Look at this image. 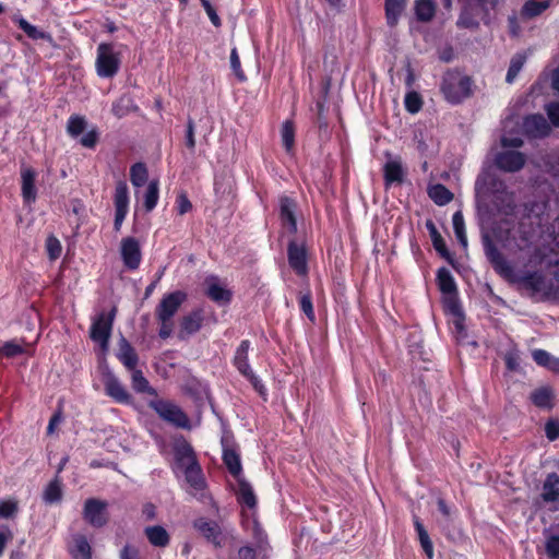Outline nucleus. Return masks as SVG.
I'll list each match as a JSON object with an SVG mask.
<instances>
[{"label": "nucleus", "instance_id": "obj_1", "mask_svg": "<svg viewBox=\"0 0 559 559\" xmlns=\"http://www.w3.org/2000/svg\"><path fill=\"white\" fill-rule=\"evenodd\" d=\"M186 299V293L176 290L165 295L156 306L155 317L159 323L158 335L160 338H168L173 334L175 328L174 317Z\"/></svg>", "mask_w": 559, "mask_h": 559}, {"label": "nucleus", "instance_id": "obj_2", "mask_svg": "<svg viewBox=\"0 0 559 559\" xmlns=\"http://www.w3.org/2000/svg\"><path fill=\"white\" fill-rule=\"evenodd\" d=\"M120 52L115 50L112 44L102 43L97 47L95 61L96 73L100 78H112L120 68Z\"/></svg>", "mask_w": 559, "mask_h": 559}, {"label": "nucleus", "instance_id": "obj_3", "mask_svg": "<svg viewBox=\"0 0 559 559\" xmlns=\"http://www.w3.org/2000/svg\"><path fill=\"white\" fill-rule=\"evenodd\" d=\"M441 90L450 103H460L471 95V80L459 73H447Z\"/></svg>", "mask_w": 559, "mask_h": 559}, {"label": "nucleus", "instance_id": "obj_4", "mask_svg": "<svg viewBox=\"0 0 559 559\" xmlns=\"http://www.w3.org/2000/svg\"><path fill=\"white\" fill-rule=\"evenodd\" d=\"M150 407L153 408L158 416L165 421L179 427H189V419L181 408L167 400H154L148 403Z\"/></svg>", "mask_w": 559, "mask_h": 559}, {"label": "nucleus", "instance_id": "obj_5", "mask_svg": "<svg viewBox=\"0 0 559 559\" xmlns=\"http://www.w3.org/2000/svg\"><path fill=\"white\" fill-rule=\"evenodd\" d=\"M108 503L104 500L90 498L83 507V519L94 527H103L108 523Z\"/></svg>", "mask_w": 559, "mask_h": 559}, {"label": "nucleus", "instance_id": "obj_6", "mask_svg": "<svg viewBox=\"0 0 559 559\" xmlns=\"http://www.w3.org/2000/svg\"><path fill=\"white\" fill-rule=\"evenodd\" d=\"M250 348V342L245 340L240 343L238 348L236 349L235 357H234V364L238 371L246 377L253 388L260 393H264V386L258 379V377L253 373V371L250 368L249 361H248V352Z\"/></svg>", "mask_w": 559, "mask_h": 559}, {"label": "nucleus", "instance_id": "obj_7", "mask_svg": "<svg viewBox=\"0 0 559 559\" xmlns=\"http://www.w3.org/2000/svg\"><path fill=\"white\" fill-rule=\"evenodd\" d=\"M115 314L116 308H112L109 314H99L91 326V338L98 343L104 350L108 348Z\"/></svg>", "mask_w": 559, "mask_h": 559}, {"label": "nucleus", "instance_id": "obj_8", "mask_svg": "<svg viewBox=\"0 0 559 559\" xmlns=\"http://www.w3.org/2000/svg\"><path fill=\"white\" fill-rule=\"evenodd\" d=\"M114 203L116 207L115 215V229L118 231L121 228V225L128 214L129 210V192L128 186L124 181H119L116 185Z\"/></svg>", "mask_w": 559, "mask_h": 559}, {"label": "nucleus", "instance_id": "obj_9", "mask_svg": "<svg viewBox=\"0 0 559 559\" xmlns=\"http://www.w3.org/2000/svg\"><path fill=\"white\" fill-rule=\"evenodd\" d=\"M120 254L126 267L136 270L141 263V248L139 241L133 237H126L120 243Z\"/></svg>", "mask_w": 559, "mask_h": 559}, {"label": "nucleus", "instance_id": "obj_10", "mask_svg": "<svg viewBox=\"0 0 559 559\" xmlns=\"http://www.w3.org/2000/svg\"><path fill=\"white\" fill-rule=\"evenodd\" d=\"M193 527L215 547H221L224 542V535L218 523L212 520L200 518L194 521Z\"/></svg>", "mask_w": 559, "mask_h": 559}, {"label": "nucleus", "instance_id": "obj_11", "mask_svg": "<svg viewBox=\"0 0 559 559\" xmlns=\"http://www.w3.org/2000/svg\"><path fill=\"white\" fill-rule=\"evenodd\" d=\"M288 263L298 275H306L308 272L307 249L304 243L290 241L287 248Z\"/></svg>", "mask_w": 559, "mask_h": 559}, {"label": "nucleus", "instance_id": "obj_12", "mask_svg": "<svg viewBox=\"0 0 559 559\" xmlns=\"http://www.w3.org/2000/svg\"><path fill=\"white\" fill-rule=\"evenodd\" d=\"M478 199H485L489 193L497 194L504 191V185L489 171L480 174L475 185Z\"/></svg>", "mask_w": 559, "mask_h": 559}, {"label": "nucleus", "instance_id": "obj_13", "mask_svg": "<svg viewBox=\"0 0 559 559\" xmlns=\"http://www.w3.org/2000/svg\"><path fill=\"white\" fill-rule=\"evenodd\" d=\"M495 162L498 168L514 173L524 166L525 157L522 153L516 151H503L497 154Z\"/></svg>", "mask_w": 559, "mask_h": 559}, {"label": "nucleus", "instance_id": "obj_14", "mask_svg": "<svg viewBox=\"0 0 559 559\" xmlns=\"http://www.w3.org/2000/svg\"><path fill=\"white\" fill-rule=\"evenodd\" d=\"M296 203L294 200L283 197L280 199V216L284 228H286L289 233L295 234L297 231V221H296Z\"/></svg>", "mask_w": 559, "mask_h": 559}, {"label": "nucleus", "instance_id": "obj_15", "mask_svg": "<svg viewBox=\"0 0 559 559\" xmlns=\"http://www.w3.org/2000/svg\"><path fill=\"white\" fill-rule=\"evenodd\" d=\"M383 176L386 187L392 183H401L403 181L404 169L400 157H392L389 155V158L383 166Z\"/></svg>", "mask_w": 559, "mask_h": 559}, {"label": "nucleus", "instance_id": "obj_16", "mask_svg": "<svg viewBox=\"0 0 559 559\" xmlns=\"http://www.w3.org/2000/svg\"><path fill=\"white\" fill-rule=\"evenodd\" d=\"M524 131L533 138H542L549 133L550 128L542 115L526 117L523 123Z\"/></svg>", "mask_w": 559, "mask_h": 559}, {"label": "nucleus", "instance_id": "obj_17", "mask_svg": "<svg viewBox=\"0 0 559 559\" xmlns=\"http://www.w3.org/2000/svg\"><path fill=\"white\" fill-rule=\"evenodd\" d=\"M21 179H22V197L25 202L33 203L36 200V188H35L36 171L28 166H22Z\"/></svg>", "mask_w": 559, "mask_h": 559}, {"label": "nucleus", "instance_id": "obj_18", "mask_svg": "<svg viewBox=\"0 0 559 559\" xmlns=\"http://www.w3.org/2000/svg\"><path fill=\"white\" fill-rule=\"evenodd\" d=\"M202 322L203 317L199 310L185 316L180 321L178 337L185 340L187 336L197 333L201 329Z\"/></svg>", "mask_w": 559, "mask_h": 559}, {"label": "nucleus", "instance_id": "obj_19", "mask_svg": "<svg viewBox=\"0 0 559 559\" xmlns=\"http://www.w3.org/2000/svg\"><path fill=\"white\" fill-rule=\"evenodd\" d=\"M105 391L107 395L119 403H129L130 401V394L118 379L111 374L107 376L105 379Z\"/></svg>", "mask_w": 559, "mask_h": 559}, {"label": "nucleus", "instance_id": "obj_20", "mask_svg": "<svg viewBox=\"0 0 559 559\" xmlns=\"http://www.w3.org/2000/svg\"><path fill=\"white\" fill-rule=\"evenodd\" d=\"M118 358L128 370L136 368L139 357L131 344L126 340L119 341Z\"/></svg>", "mask_w": 559, "mask_h": 559}, {"label": "nucleus", "instance_id": "obj_21", "mask_svg": "<svg viewBox=\"0 0 559 559\" xmlns=\"http://www.w3.org/2000/svg\"><path fill=\"white\" fill-rule=\"evenodd\" d=\"M32 346V343H26L23 340H11L0 346V354L7 358H12L28 353Z\"/></svg>", "mask_w": 559, "mask_h": 559}, {"label": "nucleus", "instance_id": "obj_22", "mask_svg": "<svg viewBox=\"0 0 559 559\" xmlns=\"http://www.w3.org/2000/svg\"><path fill=\"white\" fill-rule=\"evenodd\" d=\"M238 481V489H237V497L238 501L241 504H245L246 507L252 509L257 504V498L253 492V489L251 485L246 481L242 477L237 479Z\"/></svg>", "mask_w": 559, "mask_h": 559}, {"label": "nucleus", "instance_id": "obj_23", "mask_svg": "<svg viewBox=\"0 0 559 559\" xmlns=\"http://www.w3.org/2000/svg\"><path fill=\"white\" fill-rule=\"evenodd\" d=\"M554 392L548 386H542L531 393V401L540 408H551L554 401Z\"/></svg>", "mask_w": 559, "mask_h": 559}, {"label": "nucleus", "instance_id": "obj_24", "mask_svg": "<svg viewBox=\"0 0 559 559\" xmlns=\"http://www.w3.org/2000/svg\"><path fill=\"white\" fill-rule=\"evenodd\" d=\"M559 477L557 474H549L543 486L542 497L546 502L559 500Z\"/></svg>", "mask_w": 559, "mask_h": 559}, {"label": "nucleus", "instance_id": "obj_25", "mask_svg": "<svg viewBox=\"0 0 559 559\" xmlns=\"http://www.w3.org/2000/svg\"><path fill=\"white\" fill-rule=\"evenodd\" d=\"M136 110L138 106L134 104L133 98L128 94H124L119 99H117L112 104L111 108L112 114L118 118H122L128 114Z\"/></svg>", "mask_w": 559, "mask_h": 559}, {"label": "nucleus", "instance_id": "obj_26", "mask_svg": "<svg viewBox=\"0 0 559 559\" xmlns=\"http://www.w3.org/2000/svg\"><path fill=\"white\" fill-rule=\"evenodd\" d=\"M145 535L150 543L156 547H165L169 543V535L167 531L159 525L146 527Z\"/></svg>", "mask_w": 559, "mask_h": 559}, {"label": "nucleus", "instance_id": "obj_27", "mask_svg": "<svg viewBox=\"0 0 559 559\" xmlns=\"http://www.w3.org/2000/svg\"><path fill=\"white\" fill-rule=\"evenodd\" d=\"M437 283L439 286V289L447 295H452L456 293V284L454 282V278L451 274V272L441 267L437 273Z\"/></svg>", "mask_w": 559, "mask_h": 559}, {"label": "nucleus", "instance_id": "obj_28", "mask_svg": "<svg viewBox=\"0 0 559 559\" xmlns=\"http://www.w3.org/2000/svg\"><path fill=\"white\" fill-rule=\"evenodd\" d=\"M223 460L229 473L237 479L241 478L242 467L238 453L233 449H225L223 453Z\"/></svg>", "mask_w": 559, "mask_h": 559}, {"label": "nucleus", "instance_id": "obj_29", "mask_svg": "<svg viewBox=\"0 0 559 559\" xmlns=\"http://www.w3.org/2000/svg\"><path fill=\"white\" fill-rule=\"evenodd\" d=\"M131 371V383L134 391L139 393H147L150 395H156L155 389H153L142 371L139 369H132Z\"/></svg>", "mask_w": 559, "mask_h": 559}, {"label": "nucleus", "instance_id": "obj_30", "mask_svg": "<svg viewBox=\"0 0 559 559\" xmlns=\"http://www.w3.org/2000/svg\"><path fill=\"white\" fill-rule=\"evenodd\" d=\"M428 195L438 205H445L453 199V193L440 183L431 186Z\"/></svg>", "mask_w": 559, "mask_h": 559}, {"label": "nucleus", "instance_id": "obj_31", "mask_svg": "<svg viewBox=\"0 0 559 559\" xmlns=\"http://www.w3.org/2000/svg\"><path fill=\"white\" fill-rule=\"evenodd\" d=\"M407 0H385V14L389 25L394 26L403 12Z\"/></svg>", "mask_w": 559, "mask_h": 559}, {"label": "nucleus", "instance_id": "obj_32", "mask_svg": "<svg viewBox=\"0 0 559 559\" xmlns=\"http://www.w3.org/2000/svg\"><path fill=\"white\" fill-rule=\"evenodd\" d=\"M452 224H453V229H454L456 239L459 240V242L463 247V249L466 250L468 242H467V236H466V230H465V222H464V217H463V214L461 211H456L453 214Z\"/></svg>", "mask_w": 559, "mask_h": 559}, {"label": "nucleus", "instance_id": "obj_33", "mask_svg": "<svg viewBox=\"0 0 559 559\" xmlns=\"http://www.w3.org/2000/svg\"><path fill=\"white\" fill-rule=\"evenodd\" d=\"M426 227L429 230L433 247L437 250V252H439L443 258L450 259V253L445 247V242L440 233L438 231L437 227L435 226V224L431 221H428L426 223Z\"/></svg>", "mask_w": 559, "mask_h": 559}, {"label": "nucleus", "instance_id": "obj_34", "mask_svg": "<svg viewBox=\"0 0 559 559\" xmlns=\"http://www.w3.org/2000/svg\"><path fill=\"white\" fill-rule=\"evenodd\" d=\"M207 296L216 302H228L230 299V293L222 287L216 278L209 281Z\"/></svg>", "mask_w": 559, "mask_h": 559}, {"label": "nucleus", "instance_id": "obj_35", "mask_svg": "<svg viewBox=\"0 0 559 559\" xmlns=\"http://www.w3.org/2000/svg\"><path fill=\"white\" fill-rule=\"evenodd\" d=\"M62 498V488L59 478L51 480L44 490L43 499L46 503L59 502Z\"/></svg>", "mask_w": 559, "mask_h": 559}, {"label": "nucleus", "instance_id": "obj_36", "mask_svg": "<svg viewBox=\"0 0 559 559\" xmlns=\"http://www.w3.org/2000/svg\"><path fill=\"white\" fill-rule=\"evenodd\" d=\"M159 195L158 180H151L144 192V206L147 212H151L157 204Z\"/></svg>", "mask_w": 559, "mask_h": 559}, {"label": "nucleus", "instance_id": "obj_37", "mask_svg": "<svg viewBox=\"0 0 559 559\" xmlns=\"http://www.w3.org/2000/svg\"><path fill=\"white\" fill-rule=\"evenodd\" d=\"M281 138L286 152L290 153L295 145V127L292 120L283 122Z\"/></svg>", "mask_w": 559, "mask_h": 559}, {"label": "nucleus", "instance_id": "obj_38", "mask_svg": "<svg viewBox=\"0 0 559 559\" xmlns=\"http://www.w3.org/2000/svg\"><path fill=\"white\" fill-rule=\"evenodd\" d=\"M416 16L419 21L428 22L435 15V4L430 0H418L415 5Z\"/></svg>", "mask_w": 559, "mask_h": 559}, {"label": "nucleus", "instance_id": "obj_39", "mask_svg": "<svg viewBox=\"0 0 559 559\" xmlns=\"http://www.w3.org/2000/svg\"><path fill=\"white\" fill-rule=\"evenodd\" d=\"M185 475L187 481L194 488L200 489L203 485L202 472L198 463L185 466Z\"/></svg>", "mask_w": 559, "mask_h": 559}, {"label": "nucleus", "instance_id": "obj_40", "mask_svg": "<svg viewBox=\"0 0 559 559\" xmlns=\"http://www.w3.org/2000/svg\"><path fill=\"white\" fill-rule=\"evenodd\" d=\"M130 180L134 187H142L147 180V168L142 163L134 164L130 169Z\"/></svg>", "mask_w": 559, "mask_h": 559}, {"label": "nucleus", "instance_id": "obj_41", "mask_svg": "<svg viewBox=\"0 0 559 559\" xmlns=\"http://www.w3.org/2000/svg\"><path fill=\"white\" fill-rule=\"evenodd\" d=\"M72 555L74 559H91V546L85 537H75Z\"/></svg>", "mask_w": 559, "mask_h": 559}, {"label": "nucleus", "instance_id": "obj_42", "mask_svg": "<svg viewBox=\"0 0 559 559\" xmlns=\"http://www.w3.org/2000/svg\"><path fill=\"white\" fill-rule=\"evenodd\" d=\"M545 535V549L550 559H559V535L549 534L547 530L544 531Z\"/></svg>", "mask_w": 559, "mask_h": 559}, {"label": "nucleus", "instance_id": "obj_43", "mask_svg": "<svg viewBox=\"0 0 559 559\" xmlns=\"http://www.w3.org/2000/svg\"><path fill=\"white\" fill-rule=\"evenodd\" d=\"M525 63V56L518 53L514 57H512L510 61V67L507 72L506 81L508 83H513L520 71L522 70L523 66Z\"/></svg>", "mask_w": 559, "mask_h": 559}, {"label": "nucleus", "instance_id": "obj_44", "mask_svg": "<svg viewBox=\"0 0 559 559\" xmlns=\"http://www.w3.org/2000/svg\"><path fill=\"white\" fill-rule=\"evenodd\" d=\"M86 128V120L81 116H71L67 124L68 133L75 138L83 133Z\"/></svg>", "mask_w": 559, "mask_h": 559}, {"label": "nucleus", "instance_id": "obj_45", "mask_svg": "<svg viewBox=\"0 0 559 559\" xmlns=\"http://www.w3.org/2000/svg\"><path fill=\"white\" fill-rule=\"evenodd\" d=\"M20 27L33 39H47L51 41V36L45 32L39 31L34 25L29 24L26 20L21 19L19 21Z\"/></svg>", "mask_w": 559, "mask_h": 559}, {"label": "nucleus", "instance_id": "obj_46", "mask_svg": "<svg viewBox=\"0 0 559 559\" xmlns=\"http://www.w3.org/2000/svg\"><path fill=\"white\" fill-rule=\"evenodd\" d=\"M548 7V1H527L523 7L522 13L527 17H533L544 12Z\"/></svg>", "mask_w": 559, "mask_h": 559}, {"label": "nucleus", "instance_id": "obj_47", "mask_svg": "<svg viewBox=\"0 0 559 559\" xmlns=\"http://www.w3.org/2000/svg\"><path fill=\"white\" fill-rule=\"evenodd\" d=\"M177 455L182 466L197 462L192 448L187 443H182L177 448Z\"/></svg>", "mask_w": 559, "mask_h": 559}, {"label": "nucleus", "instance_id": "obj_48", "mask_svg": "<svg viewBox=\"0 0 559 559\" xmlns=\"http://www.w3.org/2000/svg\"><path fill=\"white\" fill-rule=\"evenodd\" d=\"M483 243H484L486 257L490 261L491 264L495 261H497L499 258L502 257V254L500 253V251L495 246V243L492 242V240L490 239V237L488 235L483 236Z\"/></svg>", "mask_w": 559, "mask_h": 559}, {"label": "nucleus", "instance_id": "obj_49", "mask_svg": "<svg viewBox=\"0 0 559 559\" xmlns=\"http://www.w3.org/2000/svg\"><path fill=\"white\" fill-rule=\"evenodd\" d=\"M19 511L17 501L14 499L3 500L0 502V518H14Z\"/></svg>", "mask_w": 559, "mask_h": 559}, {"label": "nucleus", "instance_id": "obj_50", "mask_svg": "<svg viewBox=\"0 0 559 559\" xmlns=\"http://www.w3.org/2000/svg\"><path fill=\"white\" fill-rule=\"evenodd\" d=\"M405 108L412 114H416L423 106L421 97L416 92H409L405 96Z\"/></svg>", "mask_w": 559, "mask_h": 559}, {"label": "nucleus", "instance_id": "obj_51", "mask_svg": "<svg viewBox=\"0 0 559 559\" xmlns=\"http://www.w3.org/2000/svg\"><path fill=\"white\" fill-rule=\"evenodd\" d=\"M46 250L50 260H56L61 254V243L55 236H49L46 240Z\"/></svg>", "mask_w": 559, "mask_h": 559}, {"label": "nucleus", "instance_id": "obj_52", "mask_svg": "<svg viewBox=\"0 0 559 559\" xmlns=\"http://www.w3.org/2000/svg\"><path fill=\"white\" fill-rule=\"evenodd\" d=\"M493 269L503 277L511 278L513 276V269L509 262L503 258H499L492 263Z\"/></svg>", "mask_w": 559, "mask_h": 559}, {"label": "nucleus", "instance_id": "obj_53", "mask_svg": "<svg viewBox=\"0 0 559 559\" xmlns=\"http://www.w3.org/2000/svg\"><path fill=\"white\" fill-rule=\"evenodd\" d=\"M176 210L179 215H185L192 210V203L188 199L187 193L183 191L179 192L177 195Z\"/></svg>", "mask_w": 559, "mask_h": 559}, {"label": "nucleus", "instance_id": "obj_54", "mask_svg": "<svg viewBox=\"0 0 559 559\" xmlns=\"http://www.w3.org/2000/svg\"><path fill=\"white\" fill-rule=\"evenodd\" d=\"M522 282L533 288L534 290H540L544 283V277L542 274L535 272L532 274H527L522 278Z\"/></svg>", "mask_w": 559, "mask_h": 559}, {"label": "nucleus", "instance_id": "obj_55", "mask_svg": "<svg viewBox=\"0 0 559 559\" xmlns=\"http://www.w3.org/2000/svg\"><path fill=\"white\" fill-rule=\"evenodd\" d=\"M230 67L234 71V73L236 74V76L240 81H243L246 79V76L241 70L240 59H239L236 48L231 49V52H230Z\"/></svg>", "mask_w": 559, "mask_h": 559}, {"label": "nucleus", "instance_id": "obj_56", "mask_svg": "<svg viewBox=\"0 0 559 559\" xmlns=\"http://www.w3.org/2000/svg\"><path fill=\"white\" fill-rule=\"evenodd\" d=\"M418 538H419L420 545H421L425 554L428 556L429 559H432L433 546H432V543L428 535V532L425 530V531L418 533Z\"/></svg>", "mask_w": 559, "mask_h": 559}, {"label": "nucleus", "instance_id": "obj_57", "mask_svg": "<svg viewBox=\"0 0 559 559\" xmlns=\"http://www.w3.org/2000/svg\"><path fill=\"white\" fill-rule=\"evenodd\" d=\"M202 7L204 8L209 19L215 27H219L222 25L221 19L217 15L215 9L212 7L209 0H200Z\"/></svg>", "mask_w": 559, "mask_h": 559}, {"label": "nucleus", "instance_id": "obj_58", "mask_svg": "<svg viewBox=\"0 0 559 559\" xmlns=\"http://www.w3.org/2000/svg\"><path fill=\"white\" fill-rule=\"evenodd\" d=\"M546 437L554 441L559 438V420L550 419L545 425Z\"/></svg>", "mask_w": 559, "mask_h": 559}, {"label": "nucleus", "instance_id": "obj_59", "mask_svg": "<svg viewBox=\"0 0 559 559\" xmlns=\"http://www.w3.org/2000/svg\"><path fill=\"white\" fill-rule=\"evenodd\" d=\"M300 308L311 321L314 320V311L312 307L311 297L309 294L302 295L300 297Z\"/></svg>", "mask_w": 559, "mask_h": 559}, {"label": "nucleus", "instance_id": "obj_60", "mask_svg": "<svg viewBox=\"0 0 559 559\" xmlns=\"http://www.w3.org/2000/svg\"><path fill=\"white\" fill-rule=\"evenodd\" d=\"M504 361L509 370H516L520 366V356L516 349L509 350L504 355Z\"/></svg>", "mask_w": 559, "mask_h": 559}, {"label": "nucleus", "instance_id": "obj_61", "mask_svg": "<svg viewBox=\"0 0 559 559\" xmlns=\"http://www.w3.org/2000/svg\"><path fill=\"white\" fill-rule=\"evenodd\" d=\"M547 115L554 127H559V103H550L546 106Z\"/></svg>", "mask_w": 559, "mask_h": 559}, {"label": "nucleus", "instance_id": "obj_62", "mask_svg": "<svg viewBox=\"0 0 559 559\" xmlns=\"http://www.w3.org/2000/svg\"><path fill=\"white\" fill-rule=\"evenodd\" d=\"M533 358L538 365L547 367L550 365L552 357L550 356V354L548 352H546L544 349H535L533 352Z\"/></svg>", "mask_w": 559, "mask_h": 559}, {"label": "nucleus", "instance_id": "obj_63", "mask_svg": "<svg viewBox=\"0 0 559 559\" xmlns=\"http://www.w3.org/2000/svg\"><path fill=\"white\" fill-rule=\"evenodd\" d=\"M13 538L11 530L7 525L0 527V556L3 554L7 544Z\"/></svg>", "mask_w": 559, "mask_h": 559}, {"label": "nucleus", "instance_id": "obj_64", "mask_svg": "<svg viewBox=\"0 0 559 559\" xmlns=\"http://www.w3.org/2000/svg\"><path fill=\"white\" fill-rule=\"evenodd\" d=\"M121 559H140L139 550L130 545H127L122 548L120 552Z\"/></svg>", "mask_w": 559, "mask_h": 559}]
</instances>
